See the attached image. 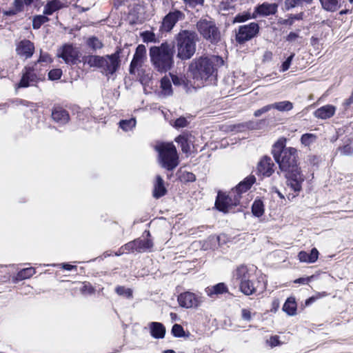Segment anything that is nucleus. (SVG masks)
Returning <instances> with one entry per match:
<instances>
[{
	"instance_id": "nucleus-6",
	"label": "nucleus",
	"mask_w": 353,
	"mask_h": 353,
	"mask_svg": "<svg viewBox=\"0 0 353 353\" xmlns=\"http://www.w3.org/2000/svg\"><path fill=\"white\" fill-rule=\"evenodd\" d=\"M177 57L181 60H188L192 57L196 52L198 41L197 34L191 30H181L175 37Z\"/></svg>"
},
{
	"instance_id": "nucleus-38",
	"label": "nucleus",
	"mask_w": 353,
	"mask_h": 353,
	"mask_svg": "<svg viewBox=\"0 0 353 353\" xmlns=\"http://www.w3.org/2000/svg\"><path fill=\"white\" fill-rule=\"evenodd\" d=\"M43 15L35 16L32 21V27L34 29H39L45 23L49 21L48 17Z\"/></svg>"
},
{
	"instance_id": "nucleus-15",
	"label": "nucleus",
	"mask_w": 353,
	"mask_h": 353,
	"mask_svg": "<svg viewBox=\"0 0 353 353\" xmlns=\"http://www.w3.org/2000/svg\"><path fill=\"white\" fill-rule=\"evenodd\" d=\"M34 50V44L29 40H23L19 43L16 51L17 54L26 59L32 56Z\"/></svg>"
},
{
	"instance_id": "nucleus-14",
	"label": "nucleus",
	"mask_w": 353,
	"mask_h": 353,
	"mask_svg": "<svg viewBox=\"0 0 353 353\" xmlns=\"http://www.w3.org/2000/svg\"><path fill=\"white\" fill-rule=\"evenodd\" d=\"M38 78L34 72L33 68L26 67L21 79L19 83V87L26 88L34 85L37 82Z\"/></svg>"
},
{
	"instance_id": "nucleus-26",
	"label": "nucleus",
	"mask_w": 353,
	"mask_h": 353,
	"mask_svg": "<svg viewBox=\"0 0 353 353\" xmlns=\"http://www.w3.org/2000/svg\"><path fill=\"white\" fill-rule=\"evenodd\" d=\"M135 241V247L136 252H145L147 250H150L153 247V243L151 239H136Z\"/></svg>"
},
{
	"instance_id": "nucleus-61",
	"label": "nucleus",
	"mask_w": 353,
	"mask_h": 353,
	"mask_svg": "<svg viewBox=\"0 0 353 353\" xmlns=\"http://www.w3.org/2000/svg\"><path fill=\"white\" fill-rule=\"evenodd\" d=\"M298 37H299V34H296L295 32H290L289 33V34L287 36L286 40L288 41H294Z\"/></svg>"
},
{
	"instance_id": "nucleus-55",
	"label": "nucleus",
	"mask_w": 353,
	"mask_h": 353,
	"mask_svg": "<svg viewBox=\"0 0 353 353\" xmlns=\"http://www.w3.org/2000/svg\"><path fill=\"white\" fill-rule=\"evenodd\" d=\"M171 79L174 85H181L185 83V80L183 77L176 75H171Z\"/></svg>"
},
{
	"instance_id": "nucleus-40",
	"label": "nucleus",
	"mask_w": 353,
	"mask_h": 353,
	"mask_svg": "<svg viewBox=\"0 0 353 353\" xmlns=\"http://www.w3.org/2000/svg\"><path fill=\"white\" fill-rule=\"evenodd\" d=\"M116 292L120 296H125L127 298L132 296V291L130 288H125L123 286H118L115 289Z\"/></svg>"
},
{
	"instance_id": "nucleus-19",
	"label": "nucleus",
	"mask_w": 353,
	"mask_h": 353,
	"mask_svg": "<svg viewBox=\"0 0 353 353\" xmlns=\"http://www.w3.org/2000/svg\"><path fill=\"white\" fill-rule=\"evenodd\" d=\"M336 108L332 105H326L318 108L314 112V116L316 118L326 119L332 117L335 113Z\"/></svg>"
},
{
	"instance_id": "nucleus-56",
	"label": "nucleus",
	"mask_w": 353,
	"mask_h": 353,
	"mask_svg": "<svg viewBox=\"0 0 353 353\" xmlns=\"http://www.w3.org/2000/svg\"><path fill=\"white\" fill-rule=\"evenodd\" d=\"M123 250L125 251H132L134 252L136 251V247H135V241H130L128 243H126L123 247Z\"/></svg>"
},
{
	"instance_id": "nucleus-52",
	"label": "nucleus",
	"mask_w": 353,
	"mask_h": 353,
	"mask_svg": "<svg viewBox=\"0 0 353 353\" xmlns=\"http://www.w3.org/2000/svg\"><path fill=\"white\" fill-rule=\"evenodd\" d=\"M270 110H272V106H271V104H269V105H265L263 106V108L256 110L254 112V116L256 117H260L261 115H262L264 113H266L268 112V111H270Z\"/></svg>"
},
{
	"instance_id": "nucleus-9",
	"label": "nucleus",
	"mask_w": 353,
	"mask_h": 353,
	"mask_svg": "<svg viewBox=\"0 0 353 353\" xmlns=\"http://www.w3.org/2000/svg\"><path fill=\"white\" fill-rule=\"evenodd\" d=\"M259 32V26L256 22L240 26L236 30V41L239 44H243L254 38Z\"/></svg>"
},
{
	"instance_id": "nucleus-48",
	"label": "nucleus",
	"mask_w": 353,
	"mask_h": 353,
	"mask_svg": "<svg viewBox=\"0 0 353 353\" xmlns=\"http://www.w3.org/2000/svg\"><path fill=\"white\" fill-rule=\"evenodd\" d=\"M265 121L260 120L259 121H248L246 123V127L251 130H258L261 128L260 125L263 123Z\"/></svg>"
},
{
	"instance_id": "nucleus-28",
	"label": "nucleus",
	"mask_w": 353,
	"mask_h": 353,
	"mask_svg": "<svg viewBox=\"0 0 353 353\" xmlns=\"http://www.w3.org/2000/svg\"><path fill=\"white\" fill-rule=\"evenodd\" d=\"M85 43L87 46L93 51H97L103 48L102 41L95 36L88 37Z\"/></svg>"
},
{
	"instance_id": "nucleus-63",
	"label": "nucleus",
	"mask_w": 353,
	"mask_h": 353,
	"mask_svg": "<svg viewBox=\"0 0 353 353\" xmlns=\"http://www.w3.org/2000/svg\"><path fill=\"white\" fill-rule=\"evenodd\" d=\"M281 24L283 25H289V26H292L293 25L294 23V21L291 17V16L290 15L288 19H283L282 21H281L280 22Z\"/></svg>"
},
{
	"instance_id": "nucleus-53",
	"label": "nucleus",
	"mask_w": 353,
	"mask_h": 353,
	"mask_svg": "<svg viewBox=\"0 0 353 353\" xmlns=\"http://www.w3.org/2000/svg\"><path fill=\"white\" fill-rule=\"evenodd\" d=\"M188 124V120L185 117H180L174 122L175 128H184Z\"/></svg>"
},
{
	"instance_id": "nucleus-39",
	"label": "nucleus",
	"mask_w": 353,
	"mask_h": 353,
	"mask_svg": "<svg viewBox=\"0 0 353 353\" xmlns=\"http://www.w3.org/2000/svg\"><path fill=\"white\" fill-rule=\"evenodd\" d=\"M226 197L230 198V199L227 201V204L229 208V212H230L233 206L237 205L239 203L240 199L239 196H236L232 191H231Z\"/></svg>"
},
{
	"instance_id": "nucleus-50",
	"label": "nucleus",
	"mask_w": 353,
	"mask_h": 353,
	"mask_svg": "<svg viewBox=\"0 0 353 353\" xmlns=\"http://www.w3.org/2000/svg\"><path fill=\"white\" fill-rule=\"evenodd\" d=\"M142 61H141L137 58L133 57V59L131 61L130 65V72L131 74H134L135 72H134L135 68H137L138 66H140L141 65Z\"/></svg>"
},
{
	"instance_id": "nucleus-20",
	"label": "nucleus",
	"mask_w": 353,
	"mask_h": 353,
	"mask_svg": "<svg viewBox=\"0 0 353 353\" xmlns=\"http://www.w3.org/2000/svg\"><path fill=\"white\" fill-rule=\"evenodd\" d=\"M150 334L155 339H163L165 336V328L164 325L158 322H152L149 324Z\"/></svg>"
},
{
	"instance_id": "nucleus-8",
	"label": "nucleus",
	"mask_w": 353,
	"mask_h": 353,
	"mask_svg": "<svg viewBox=\"0 0 353 353\" xmlns=\"http://www.w3.org/2000/svg\"><path fill=\"white\" fill-rule=\"evenodd\" d=\"M196 29L200 34L211 43H217L221 40V32L213 21L200 19L196 23Z\"/></svg>"
},
{
	"instance_id": "nucleus-47",
	"label": "nucleus",
	"mask_w": 353,
	"mask_h": 353,
	"mask_svg": "<svg viewBox=\"0 0 353 353\" xmlns=\"http://www.w3.org/2000/svg\"><path fill=\"white\" fill-rule=\"evenodd\" d=\"M141 35L145 42H152L156 41V36L152 32L145 31L143 32Z\"/></svg>"
},
{
	"instance_id": "nucleus-2",
	"label": "nucleus",
	"mask_w": 353,
	"mask_h": 353,
	"mask_svg": "<svg viewBox=\"0 0 353 353\" xmlns=\"http://www.w3.org/2000/svg\"><path fill=\"white\" fill-rule=\"evenodd\" d=\"M223 60L218 56L201 57L194 59L189 65L188 71L192 78L202 85L205 81L216 76L218 68L223 65Z\"/></svg>"
},
{
	"instance_id": "nucleus-3",
	"label": "nucleus",
	"mask_w": 353,
	"mask_h": 353,
	"mask_svg": "<svg viewBox=\"0 0 353 353\" xmlns=\"http://www.w3.org/2000/svg\"><path fill=\"white\" fill-rule=\"evenodd\" d=\"M121 49L118 48L113 54L105 56L90 54L83 57V62L90 68L100 70L106 77L114 74L121 67L120 54Z\"/></svg>"
},
{
	"instance_id": "nucleus-30",
	"label": "nucleus",
	"mask_w": 353,
	"mask_h": 353,
	"mask_svg": "<svg viewBox=\"0 0 353 353\" xmlns=\"http://www.w3.org/2000/svg\"><path fill=\"white\" fill-rule=\"evenodd\" d=\"M161 88L165 96H170L172 94L171 80L168 77H164L161 80Z\"/></svg>"
},
{
	"instance_id": "nucleus-54",
	"label": "nucleus",
	"mask_w": 353,
	"mask_h": 353,
	"mask_svg": "<svg viewBox=\"0 0 353 353\" xmlns=\"http://www.w3.org/2000/svg\"><path fill=\"white\" fill-rule=\"evenodd\" d=\"M339 150L340 151L341 154L343 155H350L353 153V149L349 145H346L343 146V148H339Z\"/></svg>"
},
{
	"instance_id": "nucleus-42",
	"label": "nucleus",
	"mask_w": 353,
	"mask_h": 353,
	"mask_svg": "<svg viewBox=\"0 0 353 353\" xmlns=\"http://www.w3.org/2000/svg\"><path fill=\"white\" fill-rule=\"evenodd\" d=\"M146 53V48L144 45H139L136 49V52L133 57L137 58L143 61Z\"/></svg>"
},
{
	"instance_id": "nucleus-59",
	"label": "nucleus",
	"mask_w": 353,
	"mask_h": 353,
	"mask_svg": "<svg viewBox=\"0 0 353 353\" xmlns=\"http://www.w3.org/2000/svg\"><path fill=\"white\" fill-rule=\"evenodd\" d=\"M51 61V58L48 53H41L40 57L38 60V62H45L48 63Z\"/></svg>"
},
{
	"instance_id": "nucleus-33",
	"label": "nucleus",
	"mask_w": 353,
	"mask_h": 353,
	"mask_svg": "<svg viewBox=\"0 0 353 353\" xmlns=\"http://www.w3.org/2000/svg\"><path fill=\"white\" fill-rule=\"evenodd\" d=\"M252 212L253 214L257 217H260L263 214L264 206L261 200H256L252 206Z\"/></svg>"
},
{
	"instance_id": "nucleus-5",
	"label": "nucleus",
	"mask_w": 353,
	"mask_h": 353,
	"mask_svg": "<svg viewBox=\"0 0 353 353\" xmlns=\"http://www.w3.org/2000/svg\"><path fill=\"white\" fill-rule=\"evenodd\" d=\"M232 281L239 285V290L246 296L256 293L258 290L263 292L265 290V284L260 281H254L252 274L245 265L237 267L232 272Z\"/></svg>"
},
{
	"instance_id": "nucleus-32",
	"label": "nucleus",
	"mask_w": 353,
	"mask_h": 353,
	"mask_svg": "<svg viewBox=\"0 0 353 353\" xmlns=\"http://www.w3.org/2000/svg\"><path fill=\"white\" fill-rule=\"evenodd\" d=\"M175 141L181 145L183 152L188 153L190 151V141L186 135H179L175 139Z\"/></svg>"
},
{
	"instance_id": "nucleus-62",
	"label": "nucleus",
	"mask_w": 353,
	"mask_h": 353,
	"mask_svg": "<svg viewBox=\"0 0 353 353\" xmlns=\"http://www.w3.org/2000/svg\"><path fill=\"white\" fill-rule=\"evenodd\" d=\"M311 277L299 278L294 281L295 283L307 284L311 279Z\"/></svg>"
},
{
	"instance_id": "nucleus-21",
	"label": "nucleus",
	"mask_w": 353,
	"mask_h": 353,
	"mask_svg": "<svg viewBox=\"0 0 353 353\" xmlns=\"http://www.w3.org/2000/svg\"><path fill=\"white\" fill-rule=\"evenodd\" d=\"M166 188L164 186V181L160 175L156 176V181L154 183L153 196L159 199L166 194Z\"/></svg>"
},
{
	"instance_id": "nucleus-12",
	"label": "nucleus",
	"mask_w": 353,
	"mask_h": 353,
	"mask_svg": "<svg viewBox=\"0 0 353 353\" xmlns=\"http://www.w3.org/2000/svg\"><path fill=\"white\" fill-rule=\"evenodd\" d=\"M79 50L72 45H64L61 52L58 53V56L61 57L66 63L74 64L79 58Z\"/></svg>"
},
{
	"instance_id": "nucleus-57",
	"label": "nucleus",
	"mask_w": 353,
	"mask_h": 353,
	"mask_svg": "<svg viewBox=\"0 0 353 353\" xmlns=\"http://www.w3.org/2000/svg\"><path fill=\"white\" fill-rule=\"evenodd\" d=\"M352 105H353V90L350 97L345 99L343 103L345 110L348 109Z\"/></svg>"
},
{
	"instance_id": "nucleus-41",
	"label": "nucleus",
	"mask_w": 353,
	"mask_h": 353,
	"mask_svg": "<svg viewBox=\"0 0 353 353\" xmlns=\"http://www.w3.org/2000/svg\"><path fill=\"white\" fill-rule=\"evenodd\" d=\"M316 139V136L313 134H304L301 136V141L305 145H309Z\"/></svg>"
},
{
	"instance_id": "nucleus-36",
	"label": "nucleus",
	"mask_w": 353,
	"mask_h": 353,
	"mask_svg": "<svg viewBox=\"0 0 353 353\" xmlns=\"http://www.w3.org/2000/svg\"><path fill=\"white\" fill-rule=\"evenodd\" d=\"M312 0H285V7L287 10H289L295 7L302 6L303 2L311 3Z\"/></svg>"
},
{
	"instance_id": "nucleus-11",
	"label": "nucleus",
	"mask_w": 353,
	"mask_h": 353,
	"mask_svg": "<svg viewBox=\"0 0 353 353\" xmlns=\"http://www.w3.org/2000/svg\"><path fill=\"white\" fill-rule=\"evenodd\" d=\"M184 18V14L180 10L170 12L163 19L159 31L161 33L170 32L175 24Z\"/></svg>"
},
{
	"instance_id": "nucleus-29",
	"label": "nucleus",
	"mask_w": 353,
	"mask_h": 353,
	"mask_svg": "<svg viewBox=\"0 0 353 353\" xmlns=\"http://www.w3.org/2000/svg\"><path fill=\"white\" fill-rule=\"evenodd\" d=\"M283 310L288 315H294L296 311V303L295 299L292 297L288 298L283 306Z\"/></svg>"
},
{
	"instance_id": "nucleus-22",
	"label": "nucleus",
	"mask_w": 353,
	"mask_h": 353,
	"mask_svg": "<svg viewBox=\"0 0 353 353\" xmlns=\"http://www.w3.org/2000/svg\"><path fill=\"white\" fill-rule=\"evenodd\" d=\"M299 259L301 262L308 263H314L319 257V252L316 248L312 249L310 253L305 251H301L298 254Z\"/></svg>"
},
{
	"instance_id": "nucleus-1",
	"label": "nucleus",
	"mask_w": 353,
	"mask_h": 353,
	"mask_svg": "<svg viewBox=\"0 0 353 353\" xmlns=\"http://www.w3.org/2000/svg\"><path fill=\"white\" fill-rule=\"evenodd\" d=\"M286 139H279L273 145L272 154L279 169L285 173L287 185L296 192L302 189V183L305 180L297 163L298 153L294 148L285 147Z\"/></svg>"
},
{
	"instance_id": "nucleus-34",
	"label": "nucleus",
	"mask_w": 353,
	"mask_h": 353,
	"mask_svg": "<svg viewBox=\"0 0 353 353\" xmlns=\"http://www.w3.org/2000/svg\"><path fill=\"white\" fill-rule=\"evenodd\" d=\"M256 14L254 12L252 14L250 12H243L238 14L234 19V22L235 23H243L250 19H256Z\"/></svg>"
},
{
	"instance_id": "nucleus-37",
	"label": "nucleus",
	"mask_w": 353,
	"mask_h": 353,
	"mask_svg": "<svg viewBox=\"0 0 353 353\" xmlns=\"http://www.w3.org/2000/svg\"><path fill=\"white\" fill-rule=\"evenodd\" d=\"M34 274H35V270L33 268H24L18 272L17 279L23 280V279H29Z\"/></svg>"
},
{
	"instance_id": "nucleus-7",
	"label": "nucleus",
	"mask_w": 353,
	"mask_h": 353,
	"mask_svg": "<svg viewBox=\"0 0 353 353\" xmlns=\"http://www.w3.org/2000/svg\"><path fill=\"white\" fill-rule=\"evenodd\" d=\"M158 152V161L159 165L172 171L179 164V159L176 147L172 143H161L155 146Z\"/></svg>"
},
{
	"instance_id": "nucleus-44",
	"label": "nucleus",
	"mask_w": 353,
	"mask_h": 353,
	"mask_svg": "<svg viewBox=\"0 0 353 353\" xmlns=\"http://www.w3.org/2000/svg\"><path fill=\"white\" fill-rule=\"evenodd\" d=\"M172 333L174 336L181 337L185 334L184 330L181 325L174 324L172 328Z\"/></svg>"
},
{
	"instance_id": "nucleus-51",
	"label": "nucleus",
	"mask_w": 353,
	"mask_h": 353,
	"mask_svg": "<svg viewBox=\"0 0 353 353\" xmlns=\"http://www.w3.org/2000/svg\"><path fill=\"white\" fill-rule=\"evenodd\" d=\"M80 291L83 294H91L94 292V290L90 283H84L81 288Z\"/></svg>"
},
{
	"instance_id": "nucleus-46",
	"label": "nucleus",
	"mask_w": 353,
	"mask_h": 353,
	"mask_svg": "<svg viewBox=\"0 0 353 353\" xmlns=\"http://www.w3.org/2000/svg\"><path fill=\"white\" fill-rule=\"evenodd\" d=\"M294 53H292L290 57L287 58V59L282 63L281 66L280 71L281 72H285L287 71L291 65V63L293 60V58L294 57Z\"/></svg>"
},
{
	"instance_id": "nucleus-49",
	"label": "nucleus",
	"mask_w": 353,
	"mask_h": 353,
	"mask_svg": "<svg viewBox=\"0 0 353 353\" xmlns=\"http://www.w3.org/2000/svg\"><path fill=\"white\" fill-rule=\"evenodd\" d=\"M266 343L271 347H276L281 344L279 337L276 335L271 336L266 341Z\"/></svg>"
},
{
	"instance_id": "nucleus-17",
	"label": "nucleus",
	"mask_w": 353,
	"mask_h": 353,
	"mask_svg": "<svg viewBox=\"0 0 353 353\" xmlns=\"http://www.w3.org/2000/svg\"><path fill=\"white\" fill-rule=\"evenodd\" d=\"M277 5L276 3H263L261 5H259L254 8V12L259 16H269L271 14H274L277 11Z\"/></svg>"
},
{
	"instance_id": "nucleus-43",
	"label": "nucleus",
	"mask_w": 353,
	"mask_h": 353,
	"mask_svg": "<svg viewBox=\"0 0 353 353\" xmlns=\"http://www.w3.org/2000/svg\"><path fill=\"white\" fill-rule=\"evenodd\" d=\"M185 5L191 8H195L197 6H202L204 0H183Z\"/></svg>"
},
{
	"instance_id": "nucleus-10",
	"label": "nucleus",
	"mask_w": 353,
	"mask_h": 353,
	"mask_svg": "<svg viewBox=\"0 0 353 353\" xmlns=\"http://www.w3.org/2000/svg\"><path fill=\"white\" fill-rule=\"evenodd\" d=\"M179 305L185 308H197L203 302L201 296L190 292L181 293L177 298Z\"/></svg>"
},
{
	"instance_id": "nucleus-64",
	"label": "nucleus",
	"mask_w": 353,
	"mask_h": 353,
	"mask_svg": "<svg viewBox=\"0 0 353 353\" xmlns=\"http://www.w3.org/2000/svg\"><path fill=\"white\" fill-rule=\"evenodd\" d=\"M293 21L294 22V20H302L303 17V13L300 12L296 14H290Z\"/></svg>"
},
{
	"instance_id": "nucleus-25",
	"label": "nucleus",
	"mask_w": 353,
	"mask_h": 353,
	"mask_svg": "<svg viewBox=\"0 0 353 353\" xmlns=\"http://www.w3.org/2000/svg\"><path fill=\"white\" fill-rule=\"evenodd\" d=\"M228 292V288L223 283H219L206 289L207 294L212 297L214 295L222 294Z\"/></svg>"
},
{
	"instance_id": "nucleus-27",
	"label": "nucleus",
	"mask_w": 353,
	"mask_h": 353,
	"mask_svg": "<svg viewBox=\"0 0 353 353\" xmlns=\"http://www.w3.org/2000/svg\"><path fill=\"white\" fill-rule=\"evenodd\" d=\"M230 199L229 197H226L225 195L221 194L220 192L218 194L215 205L216 208L219 210L224 213L229 212V208L228 207L227 201Z\"/></svg>"
},
{
	"instance_id": "nucleus-16",
	"label": "nucleus",
	"mask_w": 353,
	"mask_h": 353,
	"mask_svg": "<svg viewBox=\"0 0 353 353\" xmlns=\"http://www.w3.org/2000/svg\"><path fill=\"white\" fill-rule=\"evenodd\" d=\"M53 121L59 125H65L70 120L69 113L61 107H55L52 111Z\"/></svg>"
},
{
	"instance_id": "nucleus-4",
	"label": "nucleus",
	"mask_w": 353,
	"mask_h": 353,
	"mask_svg": "<svg viewBox=\"0 0 353 353\" xmlns=\"http://www.w3.org/2000/svg\"><path fill=\"white\" fill-rule=\"evenodd\" d=\"M174 46L172 43L163 42L159 46L150 48V57L154 68L160 72H166L174 66Z\"/></svg>"
},
{
	"instance_id": "nucleus-58",
	"label": "nucleus",
	"mask_w": 353,
	"mask_h": 353,
	"mask_svg": "<svg viewBox=\"0 0 353 353\" xmlns=\"http://www.w3.org/2000/svg\"><path fill=\"white\" fill-rule=\"evenodd\" d=\"M14 5L15 10L12 12V14H15L17 12L21 11L23 6L22 0H14Z\"/></svg>"
},
{
	"instance_id": "nucleus-24",
	"label": "nucleus",
	"mask_w": 353,
	"mask_h": 353,
	"mask_svg": "<svg viewBox=\"0 0 353 353\" xmlns=\"http://www.w3.org/2000/svg\"><path fill=\"white\" fill-rule=\"evenodd\" d=\"M63 6V3L59 0H52L48 1L44 7L43 14L51 15L55 11L60 10Z\"/></svg>"
},
{
	"instance_id": "nucleus-31",
	"label": "nucleus",
	"mask_w": 353,
	"mask_h": 353,
	"mask_svg": "<svg viewBox=\"0 0 353 353\" xmlns=\"http://www.w3.org/2000/svg\"><path fill=\"white\" fill-rule=\"evenodd\" d=\"M272 109L281 112L290 111L293 108V104L289 101L276 102L271 104Z\"/></svg>"
},
{
	"instance_id": "nucleus-18",
	"label": "nucleus",
	"mask_w": 353,
	"mask_h": 353,
	"mask_svg": "<svg viewBox=\"0 0 353 353\" xmlns=\"http://www.w3.org/2000/svg\"><path fill=\"white\" fill-rule=\"evenodd\" d=\"M256 178L253 175L248 176L246 177L243 181H241L234 189H232V191L236 196L241 197V194L243 192H245L248 190L251 186L255 183Z\"/></svg>"
},
{
	"instance_id": "nucleus-35",
	"label": "nucleus",
	"mask_w": 353,
	"mask_h": 353,
	"mask_svg": "<svg viewBox=\"0 0 353 353\" xmlns=\"http://www.w3.org/2000/svg\"><path fill=\"white\" fill-rule=\"evenodd\" d=\"M136 123V119L134 118L128 120H121L119 122V127L123 130L128 132L135 127Z\"/></svg>"
},
{
	"instance_id": "nucleus-23",
	"label": "nucleus",
	"mask_w": 353,
	"mask_h": 353,
	"mask_svg": "<svg viewBox=\"0 0 353 353\" xmlns=\"http://www.w3.org/2000/svg\"><path fill=\"white\" fill-rule=\"evenodd\" d=\"M322 8L328 12L338 10L344 3V0H319Z\"/></svg>"
},
{
	"instance_id": "nucleus-45",
	"label": "nucleus",
	"mask_w": 353,
	"mask_h": 353,
	"mask_svg": "<svg viewBox=\"0 0 353 353\" xmlns=\"http://www.w3.org/2000/svg\"><path fill=\"white\" fill-rule=\"evenodd\" d=\"M62 75V70L61 69L51 70L48 73V77L50 80H58Z\"/></svg>"
},
{
	"instance_id": "nucleus-13",
	"label": "nucleus",
	"mask_w": 353,
	"mask_h": 353,
	"mask_svg": "<svg viewBox=\"0 0 353 353\" xmlns=\"http://www.w3.org/2000/svg\"><path fill=\"white\" fill-rule=\"evenodd\" d=\"M274 164L269 157H264L257 164V173L263 176H270L274 172Z\"/></svg>"
},
{
	"instance_id": "nucleus-60",
	"label": "nucleus",
	"mask_w": 353,
	"mask_h": 353,
	"mask_svg": "<svg viewBox=\"0 0 353 353\" xmlns=\"http://www.w3.org/2000/svg\"><path fill=\"white\" fill-rule=\"evenodd\" d=\"M241 313H242L243 319H244L245 321L251 320V318H252L251 312L248 310L243 309L241 311Z\"/></svg>"
}]
</instances>
